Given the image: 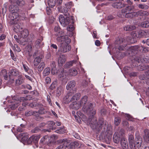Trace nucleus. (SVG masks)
Returning <instances> with one entry per match:
<instances>
[{
    "instance_id": "37",
    "label": "nucleus",
    "mask_w": 149,
    "mask_h": 149,
    "mask_svg": "<svg viewBox=\"0 0 149 149\" xmlns=\"http://www.w3.org/2000/svg\"><path fill=\"white\" fill-rule=\"evenodd\" d=\"M24 82L23 79L21 77H19L15 81L16 84L17 85H19L22 84Z\"/></svg>"
},
{
    "instance_id": "60",
    "label": "nucleus",
    "mask_w": 149,
    "mask_h": 149,
    "mask_svg": "<svg viewBox=\"0 0 149 149\" xmlns=\"http://www.w3.org/2000/svg\"><path fill=\"white\" fill-rule=\"evenodd\" d=\"M18 36L16 35H15L14 36V38L17 42L19 43L20 45H23V42H20V40H21V39H18Z\"/></svg>"
},
{
    "instance_id": "1",
    "label": "nucleus",
    "mask_w": 149,
    "mask_h": 149,
    "mask_svg": "<svg viewBox=\"0 0 149 149\" xmlns=\"http://www.w3.org/2000/svg\"><path fill=\"white\" fill-rule=\"evenodd\" d=\"M87 100V97L84 96L81 99L80 103L81 105L84 104L83 107L82 111L85 113L89 116L90 118H91L96 113V111L94 109L95 104L93 103L89 102L86 105H85Z\"/></svg>"
},
{
    "instance_id": "64",
    "label": "nucleus",
    "mask_w": 149,
    "mask_h": 149,
    "mask_svg": "<svg viewBox=\"0 0 149 149\" xmlns=\"http://www.w3.org/2000/svg\"><path fill=\"white\" fill-rule=\"evenodd\" d=\"M40 130V129L39 127H36L31 130V132L32 133H35L38 132Z\"/></svg>"
},
{
    "instance_id": "24",
    "label": "nucleus",
    "mask_w": 149,
    "mask_h": 149,
    "mask_svg": "<svg viewBox=\"0 0 149 149\" xmlns=\"http://www.w3.org/2000/svg\"><path fill=\"white\" fill-rule=\"evenodd\" d=\"M20 32V36L23 38H26L29 34L28 31L27 29H25L23 30H22Z\"/></svg>"
},
{
    "instance_id": "12",
    "label": "nucleus",
    "mask_w": 149,
    "mask_h": 149,
    "mask_svg": "<svg viewBox=\"0 0 149 149\" xmlns=\"http://www.w3.org/2000/svg\"><path fill=\"white\" fill-rule=\"evenodd\" d=\"M134 8V7L133 5H128L125 8L121 10L122 13H125L127 12H132Z\"/></svg>"
},
{
    "instance_id": "45",
    "label": "nucleus",
    "mask_w": 149,
    "mask_h": 149,
    "mask_svg": "<svg viewBox=\"0 0 149 149\" xmlns=\"http://www.w3.org/2000/svg\"><path fill=\"white\" fill-rule=\"evenodd\" d=\"M19 103L18 102H15L14 104H11L10 106V108L12 110H13L16 109L19 106Z\"/></svg>"
},
{
    "instance_id": "53",
    "label": "nucleus",
    "mask_w": 149,
    "mask_h": 149,
    "mask_svg": "<svg viewBox=\"0 0 149 149\" xmlns=\"http://www.w3.org/2000/svg\"><path fill=\"white\" fill-rule=\"evenodd\" d=\"M67 30L70 31H73L74 29V27L72 25H68L67 28Z\"/></svg>"
},
{
    "instance_id": "46",
    "label": "nucleus",
    "mask_w": 149,
    "mask_h": 149,
    "mask_svg": "<svg viewBox=\"0 0 149 149\" xmlns=\"http://www.w3.org/2000/svg\"><path fill=\"white\" fill-rule=\"evenodd\" d=\"M38 111L40 115L45 114L47 112L43 107H40Z\"/></svg>"
},
{
    "instance_id": "40",
    "label": "nucleus",
    "mask_w": 149,
    "mask_h": 149,
    "mask_svg": "<svg viewBox=\"0 0 149 149\" xmlns=\"http://www.w3.org/2000/svg\"><path fill=\"white\" fill-rule=\"evenodd\" d=\"M63 91L62 87L59 86L57 88L56 95L58 96H59L62 93Z\"/></svg>"
},
{
    "instance_id": "63",
    "label": "nucleus",
    "mask_w": 149,
    "mask_h": 149,
    "mask_svg": "<svg viewBox=\"0 0 149 149\" xmlns=\"http://www.w3.org/2000/svg\"><path fill=\"white\" fill-rule=\"evenodd\" d=\"M63 2V0H57L56 3V6L57 7L61 6V5Z\"/></svg>"
},
{
    "instance_id": "39",
    "label": "nucleus",
    "mask_w": 149,
    "mask_h": 149,
    "mask_svg": "<svg viewBox=\"0 0 149 149\" xmlns=\"http://www.w3.org/2000/svg\"><path fill=\"white\" fill-rule=\"evenodd\" d=\"M112 136L111 134H109L108 136H106L105 137V140L107 144H109L111 141Z\"/></svg>"
},
{
    "instance_id": "6",
    "label": "nucleus",
    "mask_w": 149,
    "mask_h": 149,
    "mask_svg": "<svg viewBox=\"0 0 149 149\" xmlns=\"http://www.w3.org/2000/svg\"><path fill=\"white\" fill-rule=\"evenodd\" d=\"M59 142L61 144L56 149H65L70 144V141L67 139H61L59 141Z\"/></svg>"
},
{
    "instance_id": "56",
    "label": "nucleus",
    "mask_w": 149,
    "mask_h": 149,
    "mask_svg": "<svg viewBox=\"0 0 149 149\" xmlns=\"http://www.w3.org/2000/svg\"><path fill=\"white\" fill-rule=\"evenodd\" d=\"M65 7L68 8V9L70 8L72 6H73V4L72 2L70 1L67 3L65 4Z\"/></svg>"
},
{
    "instance_id": "48",
    "label": "nucleus",
    "mask_w": 149,
    "mask_h": 149,
    "mask_svg": "<svg viewBox=\"0 0 149 149\" xmlns=\"http://www.w3.org/2000/svg\"><path fill=\"white\" fill-rule=\"evenodd\" d=\"M55 123L53 121H49L47 122L46 123L48 126V127L50 129H51L52 126H53L55 125Z\"/></svg>"
},
{
    "instance_id": "18",
    "label": "nucleus",
    "mask_w": 149,
    "mask_h": 149,
    "mask_svg": "<svg viewBox=\"0 0 149 149\" xmlns=\"http://www.w3.org/2000/svg\"><path fill=\"white\" fill-rule=\"evenodd\" d=\"M75 84V82L73 80L69 82L66 86V88L68 90L72 89L74 87Z\"/></svg>"
},
{
    "instance_id": "29",
    "label": "nucleus",
    "mask_w": 149,
    "mask_h": 149,
    "mask_svg": "<svg viewBox=\"0 0 149 149\" xmlns=\"http://www.w3.org/2000/svg\"><path fill=\"white\" fill-rule=\"evenodd\" d=\"M12 101L9 100H8V102L9 103H12L13 102H15V101H16V102H18L19 103V102H20L21 101L20 100V98L19 99L18 97H17V96H12Z\"/></svg>"
},
{
    "instance_id": "26",
    "label": "nucleus",
    "mask_w": 149,
    "mask_h": 149,
    "mask_svg": "<svg viewBox=\"0 0 149 149\" xmlns=\"http://www.w3.org/2000/svg\"><path fill=\"white\" fill-rule=\"evenodd\" d=\"M51 72L53 74H55L56 72V63L54 61H52L50 64Z\"/></svg>"
},
{
    "instance_id": "32",
    "label": "nucleus",
    "mask_w": 149,
    "mask_h": 149,
    "mask_svg": "<svg viewBox=\"0 0 149 149\" xmlns=\"http://www.w3.org/2000/svg\"><path fill=\"white\" fill-rule=\"evenodd\" d=\"M14 28L15 29L18 30L16 31H17L20 32L23 29V27L21 25V24L17 23L14 26Z\"/></svg>"
},
{
    "instance_id": "34",
    "label": "nucleus",
    "mask_w": 149,
    "mask_h": 149,
    "mask_svg": "<svg viewBox=\"0 0 149 149\" xmlns=\"http://www.w3.org/2000/svg\"><path fill=\"white\" fill-rule=\"evenodd\" d=\"M69 72L70 75L72 76H75L78 74L77 71L74 68L70 69L69 70Z\"/></svg>"
},
{
    "instance_id": "17",
    "label": "nucleus",
    "mask_w": 149,
    "mask_h": 149,
    "mask_svg": "<svg viewBox=\"0 0 149 149\" xmlns=\"http://www.w3.org/2000/svg\"><path fill=\"white\" fill-rule=\"evenodd\" d=\"M113 142L117 144H118L120 141V138L119 134L118 132H116L113 135Z\"/></svg>"
},
{
    "instance_id": "59",
    "label": "nucleus",
    "mask_w": 149,
    "mask_h": 149,
    "mask_svg": "<svg viewBox=\"0 0 149 149\" xmlns=\"http://www.w3.org/2000/svg\"><path fill=\"white\" fill-rule=\"evenodd\" d=\"M72 65V62L69 61V62H67L64 65V67L65 68H68Z\"/></svg>"
},
{
    "instance_id": "35",
    "label": "nucleus",
    "mask_w": 149,
    "mask_h": 149,
    "mask_svg": "<svg viewBox=\"0 0 149 149\" xmlns=\"http://www.w3.org/2000/svg\"><path fill=\"white\" fill-rule=\"evenodd\" d=\"M12 3H16L20 6H23L24 4V2L23 0H10Z\"/></svg>"
},
{
    "instance_id": "51",
    "label": "nucleus",
    "mask_w": 149,
    "mask_h": 149,
    "mask_svg": "<svg viewBox=\"0 0 149 149\" xmlns=\"http://www.w3.org/2000/svg\"><path fill=\"white\" fill-rule=\"evenodd\" d=\"M20 135H21V136L22 137V139L24 140H26L29 137L27 133H21L20 134Z\"/></svg>"
},
{
    "instance_id": "21",
    "label": "nucleus",
    "mask_w": 149,
    "mask_h": 149,
    "mask_svg": "<svg viewBox=\"0 0 149 149\" xmlns=\"http://www.w3.org/2000/svg\"><path fill=\"white\" fill-rule=\"evenodd\" d=\"M135 17L138 16H144L148 15V12L146 11L140 10L136 12H135Z\"/></svg>"
},
{
    "instance_id": "61",
    "label": "nucleus",
    "mask_w": 149,
    "mask_h": 149,
    "mask_svg": "<svg viewBox=\"0 0 149 149\" xmlns=\"http://www.w3.org/2000/svg\"><path fill=\"white\" fill-rule=\"evenodd\" d=\"M26 51L29 53L31 51L32 49V47L31 45H28L26 46Z\"/></svg>"
},
{
    "instance_id": "42",
    "label": "nucleus",
    "mask_w": 149,
    "mask_h": 149,
    "mask_svg": "<svg viewBox=\"0 0 149 149\" xmlns=\"http://www.w3.org/2000/svg\"><path fill=\"white\" fill-rule=\"evenodd\" d=\"M80 96V94L79 93H77L71 97L72 101L77 100L79 99Z\"/></svg>"
},
{
    "instance_id": "14",
    "label": "nucleus",
    "mask_w": 149,
    "mask_h": 149,
    "mask_svg": "<svg viewBox=\"0 0 149 149\" xmlns=\"http://www.w3.org/2000/svg\"><path fill=\"white\" fill-rule=\"evenodd\" d=\"M128 141L129 144V146L131 149H134V137L133 135L130 134L129 135Z\"/></svg>"
},
{
    "instance_id": "8",
    "label": "nucleus",
    "mask_w": 149,
    "mask_h": 149,
    "mask_svg": "<svg viewBox=\"0 0 149 149\" xmlns=\"http://www.w3.org/2000/svg\"><path fill=\"white\" fill-rule=\"evenodd\" d=\"M10 2L12 4L10 5L9 8V10L10 12H13L14 11H19V10L17 6H20L17 4L16 3H12L10 1Z\"/></svg>"
},
{
    "instance_id": "16",
    "label": "nucleus",
    "mask_w": 149,
    "mask_h": 149,
    "mask_svg": "<svg viewBox=\"0 0 149 149\" xmlns=\"http://www.w3.org/2000/svg\"><path fill=\"white\" fill-rule=\"evenodd\" d=\"M144 134L143 138L145 141L147 143H149V130L145 129L144 130Z\"/></svg>"
},
{
    "instance_id": "9",
    "label": "nucleus",
    "mask_w": 149,
    "mask_h": 149,
    "mask_svg": "<svg viewBox=\"0 0 149 149\" xmlns=\"http://www.w3.org/2000/svg\"><path fill=\"white\" fill-rule=\"evenodd\" d=\"M73 94V93L71 92H69L63 98V101L66 104H68L72 101L71 99V97Z\"/></svg>"
},
{
    "instance_id": "30",
    "label": "nucleus",
    "mask_w": 149,
    "mask_h": 149,
    "mask_svg": "<svg viewBox=\"0 0 149 149\" xmlns=\"http://www.w3.org/2000/svg\"><path fill=\"white\" fill-rule=\"evenodd\" d=\"M136 27L134 25H127L125 26L124 29L126 31H131L136 29Z\"/></svg>"
},
{
    "instance_id": "52",
    "label": "nucleus",
    "mask_w": 149,
    "mask_h": 149,
    "mask_svg": "<svg viewBox=\"0 0 149 149\" xmlns=\"http://www.w3.org/2000/svg\"><path fill=\"white\" fill-rule=\"evenodd\" d=\"M139 77L140 79L142 80H146L148 79V77L146 75L145 73V74L140 75Z\"/></svg>"
},
{
    "instance_id": "3",
    "label": "nucleus",
    "mask_w": 149,
    "mask_h": 149,
    "mask_svg": "<svg viewBox=\"0 0 149 149\" xmlns=\"http://www.w3.org/2000/svg\"><path fill=\"white\" fill-rule=\"evenodd\" d=\"M43 53L42 51H36L33 55V57H35L34 61L33 64L34 66H37L39 63L42 61L44 58L43 55Z\"/></svg>"
},
{
    "instance_id": "11",
    "label": "nucleus",
    "mask_w": 149,
    "mask_h": 149,
    "mask_svg": "<svg viewBox=\"0 0 149 149\" xmlns=\"http://www.w3.org/2000/svg\"><path fill=\"white\" fill-rule=\"evenodd\" d=\"M60 48L61 49V52L63 53L69 51L71 49L70 45L68 44H65L63 46L61 45V46H60Z\"/></svg>"
},
{
    "instance_id": "47",
    "label": "nucleus",
    "mask_w": 149,
    "mask_h": 149,
    "mask_svg": "<svg viewBox=\"0 0 149 149\" xmlns=\"http://www.w3.org/2000/svg\"><path fill=\"white\" fill-rule=\"evenodd\" d=\"M141 26L143 27H148L149 26V22L148 21L143 22L141 24Z\"/></svg>"
},
{
    "instance_id": "27",
    "label": "nucleus",
    "mask_w": 149,
    "mask_h": 149,
    "mask_svg": "<svg viewBox=\"0 0 149 149\" xmlns=\"http://www.w3.org/2000/svg\"><path fill=\"white\" fill-rule=\"evenodd\" d=\"M43 38L42 37L38 39L35 43V47L37 49L39 48L40 47L41 42Z\"/></svg>"
},
{
    "instance_id": "2",
    "label": "nucleus",
    "mask_w": 149,
    "mask_h": 149,
    "mask_svg": "<svg viewBox=\"0 0 149 149\" xmlns=\"http://www.w3.org/2000/svg\"><path fill=\"white\" fill-rule=\"evenodd\" d=\"M59 20L61 24L63 26H65L71 23H74V19L73 17L70 15L66 16L65 18L63 15H60L59 17Z\"/></svg>"
},
{
    "instance_id": "25",
    "label": "nucleus",
    "mask_w": 149,
    "mask_h": 149,
    "mask_svg": "<svg viewBox=\"0 0 149 149\" xmlns=\"http://www.w3.org/2000/svg\"><path fill=\"white\" fill-rule=\"evenodd\" d=\"M65 61V56L63 55L61 56L58 58V64L60 66H62Z\"/></svg>"
},
{
    "instance_id": "10",
    "label": "nucleus",
    "mask_w": 149,
    "mask_h": 149,
    "mask_svg": "<svg viewBox=\"0 0 149 149\" xmlns=\"http://www.w3.org/2000/svg\"><path fill=\"white\" fill-rule=\"evenodd\" d=\"M56 35L58 36L57 38V41L62 42V44L64 42L65 36H63L64 33L62 31H59L58 33L56 34Z\"/></svg>"
},
{
    "instance_id": "57",
    "label": "nucleus",
    "mask_w": 149,
    "mask_h": 149,
    "mask_svg": "<svg viewBox=\"0 0 149 149\" xmlns=\"http://www.w3.org/2000/svg\"><path fill=\"white\" fill-rule=\"evenodd\" d=\"M33 111L30 110L27 111L25 113V115L26 116H29L33 115Z\"/></svg>"
},
{
    "instance_id": "33",
    "label": "nucleus",
    "mask_w": 149,
    "mask_h": 149,
    "mask_svg": "<svg viewBox=\"0 0 149 149\" xmlns=\"http://www.w3.org/2000/svg\"><path fill=\"white\" fill-rule=\"evenodd\" d=\"M48 5L49 7L53 8L56 4V0H48L47 1Z\"/></svg>"
},
{
    "instance_id": "38",
    "label": "nucleus",
    "mask_w": 149,
    "mask_h": 149,
    "mask_svg": "<svg viewBox=\"0 0 149 149\" xmlns=\"http://www.w3.org/2000/svg\"><path fill=\"white\" fill-rule=\"evenodd\" d=\"M121 121V118L120 117H117L115 118L114 123L116 125L118 126L120 123Z\"/></svg>"
},
{
    "instance_id": "44",
    "label": "nucleus",
    "mask_w": 149,
    "mask_h": 149,
    "mask_svg": "<svg viewBox=\"0 0 149 149\" xmlns=\"http://www.w3.org/2000/svg\"><path fill=\"white\" fill-rule=\"evenodd\" d=\"M32 97L30 95H27L25 97H20V100L21 101H22L23 102L28 100H30L31 99Z\"/></svg>"
},
{
    "instance_id": "4",
    "label": "nucleus",
    "mask_w": 149,
    "mask_h": 149,
    "mask_svg": "<svg viewBox=\"0 0 149 149\" xmlns=\"http://www.w3.org/2000/svg\"><path fill=\"white\" fill-rule=\"evenodd\" d=\"M143 143L142 137L140 136H137L135 139V142L134 143V148L131 149H135L136 148L138 149H143Z\"/></svg>"
},
{
    "instance_id": "62",
    "label": "nucleus",
    "mask_w": 149,
    "mask_h": 149,
    "mask_svg": "<svg viewBox=\"0 0 149 149\" xmlns=\"http://www.w3.org/2000/svg\"><path fill=\"white\" fill-rule=\"evenodd\" d=\"M47 138H48V137L47 136H44L40 140V143H43L45 141H47Z\"/></svg>"
},
{
    "instance_id": "36",
    "label": "nucleus",
    "mask_w": 149,
    "mask_h": 149,
    "mask_svg": "<svg viewBox=\"0 0 149 149\" xmlns=\"http://www.w3.org/2000/svg\"><path fill=\"white\" fill-rule=\"evenodd\" d=\"M45 66V64L44 62H41L38 68V71L39 72H41Z\"/></svg>"
},
{
    "instance_id": "19",
    "label": "nucleus",
    "mask_w": 149,
    "mask_h": 149,
    "mask_svg": "<svg viewBox=\"0 0 149 149\" xmlns=\"http://www.w3.org/2000/svg\"><path fill=\"white\" fill-rule=\"evenodd\" d=\"M19 11H14L13 12H11L10 14V18H14L15 19H19Z\"/></svg>"
},
{
    "instance_id": "58",
    "label": "nucleus",
    "mask_w": 149,
    "mask_h": 149,
    "mask_svg": "<svg viewBox=\"0 0 149 149\" xmlns=\"http://www.w3.org/2000/svg\"><path fill=\"white\" fill-rule=\"evenodd\" d=\"M64 42L67 44L69 43L70 42V40L67 36H65Z\"/></svg>"
},
{
    "instance_id": "49",
    "label": "nucleus",
    "mask_w": 149,
    "mask_h": 149,
    "mask_svg": "<svg viewBox=\"0 0 149 149\" xmlns=\"http://www.w3.org/2000/svg\"><path fill=\"white\" fill-rule=\"evenodd\" d=\"M79 145V143L76 141L70 143V146L71 147L74 148L78 147Z\"/></svg>"
},
{
    "instance_id": "50",
    "label": "nucleus",
    "mask_w": 149,
    "mask_h": 149,
    "mask_svg": "<svg viewBox=\"0 0 149 149\" xmlns=\"http://www.w3.org/2000/svg\"><path fill=\"white\" fill-rule=\"evenodd\" d=\"M138 7L141 9L146 10L149 7L148 5L146 4H139Z\"/></svg>"
},
{
    "instance_id": "28",
    "label": "nucleus",
    "mask_w": 149,
    "mask_h": 149,
    "mask_svg": "<svg viewBox=\"0 0 149 149\" xmlns=\"http://www.w3.org/2000/svg\"><path fill=\"white\" fill-rule=\"evenodd\" d=\"M10 73L12 76H16L19 74V72L16 68H13L10 70Z\"/></svg>"
},
{
    "instance_id": "5",
    "label": "nucleus",
    "mask_w": 149,
    "mask_h": 149,
    "mask_svg": "<svg viewBox=\"0 0 149 149\" xmlns=\"http://www.w3.org/2000/svg\"><path fill=\"white\" fill-rule=\"evenodd\" d=\"M90 123L93 125V127L96 128L97 126L100 127H101L104 124V120L103 118H100L99 120L97 123V122L96 119L93 118L91 121Z\"/></svg>"
},
{
    "instance_id": "41",
    "label": "nucleus",
    "mask_w": 149,
    "mask_h": 149,
    "mask_svg": "<svg viewBox=\"0 0 149 149\" xmlns=\"http://www.w3.org/2000/svg\"><path fill=\"white\" fill-rule=\"evenodd\" d=\"M50 71V69L49 68H45L43 71V75L44 76H46L49 75Z\"/></svg>"
},
{
    "instance_id": "43",
    "label": "nucleus",
    "mask_w": 149,
    "mask_h": 149,
    "mask_svg": "<svg viewBox=\"0 0 149 149\" xmlns=\"http://www.w3.org/2000/svg\"><path fill=\"white\" fill-rule=\"evenodd\" d=\"M10 20L9 22L10 24L11 25H15V24L17 23V22L19 21L18 19H15L14 18H10Z\"/></svg>"
},
{
    "instance_id": "54",
    "label": "nucleus",
    "mask_w": 149,
    "mask_h": 149,
    "mask_svg": "<svg viewBox=\"0 0 149 149\" xmlns=\"http://www.w3.org/2000/svg\"><path fill=\"white\" fill-rule=\"evenodd\" d=\"M106 113L107 111L105 109L102 108L100 110V113L102 116L105 115L106 114Z\"/></svg>"
},
{
    "instance_id": "15",
    "label": "nucleus",
    "mask_w": 149,
    "mask_h": 149,
    "mask_svg": "<svg viewBox=\"0 0 149 149\" xmlns=\"http://www.w3.org/2000/svg\"><path fill=\"white\" fill-rule=\"evenodd\" d=\"M57 8L59 12L63 13L65 16H68V15H69V13H68V8L66 7H63L62 6H59L57 7Z\"/></svg>"
},
{
    "instance_id": "23",
    "label": "nucleus",
    "mask_w": 149,
    "mask_h": 149,
    "mask_svg": "<svg viewBox=\"0 0 149 149\" xmlns=\"http://www.w3.org/2000/svg\"><path fill=\"white\" fill-rule=\"evenodd\" d=\"M138 46L131 47L130 50L128 51V53L130 54L133 55L135 54L134 52L138 50Z\"/></svg>"
},
{
    "instance_id": "55",
    "label": "nucleus",
    "mask_w": 149,
    "mask_h": 149,
    "mask_svg": "<svg viewBox=\"0 0 149 149\" xmlns=\"http://www.w3.org/2000/svg\"><path fill=\"white\" fill-rule=\"evenodd\" d=\"M56 84L57 82L56 81L53 82L50 86V89L52 90L55 88L56 86Z\"/></svg>"
},
{
    "instance_id": "31",
    "label": "nucleus",
    "mask_w": 149,
    "mask_h": 149,
    "mask_svg": "<svg viewBox=\"0 0 149 149\" xmlns=\"http://www.w3.org/2000/svg\"><path fill=\"white\" fill-rule=\"evenodd\" d=\"M125 42V40L123 38H117L116 40L115 44L119 45Z\"/></svg>"
},
{
    "instance_id": "22",
    "label": "nucleus",
    "mask_w": 149,
    "mask_h": 149,
    "mask_svg": "<svg viewBox=\"0 0 149 149\" xmlns=\"http://www.w3.org/2000/svg\"><path fill=\"white\" fill-rule=\"evenodd\" d=\"M1 76L4 77V79L6 80H7L8 79L9 77L8 75L7 71L6 69L2 70L1 72Z\"/></svg>"
},
{
    "instance_id": "7",
    "label": "nucleus",
    "mask_w": 149,
    "mask_h": 149,
    "mask_svg": "<svg viewBox=\"0 0 149 149\" xmlns=\"http://www.w3.org/2000/svg\"><path fill=\"white\" fill-rule=\"evenodd\" d=\"M40 137L39 135H33L28 139L27 142L28 144L34 143L36 144L38 143Z\"/></svg>"
},
{
    "instance_id": "20",
    "label": "nucleus",
    "mask_w": 149,
    "mask_h": 149,
    "mask_svg": "<svg viewBox=\"0 0 149 149\" xmlns=\"http://www.w3.org/2000/svg\"><path fill=\"white\" fill-rule=\"evenodd\" d=\"M122 13V15L126 18H132L135 17V12H127L125 13Z\"/></svg>"
},
{
    "instance_id": "13",
    "label": "nucleus",
    "mask_w": 149,
    "mask_h": 149,
    "mask_svg": "<svg viewBox=\"0 0 149 149\" xmlns=\"http://www.w3.org/2000/svg\"><path fill=\"white\" fill-rule=\"evenodd\" d=\"M120 144L123 149H127L128 148V143L127 139L125 138L121 139Z\"/></svg>"
}]
</instances>
